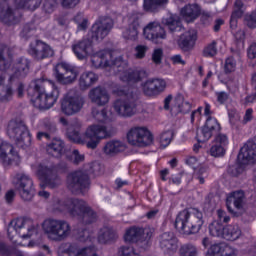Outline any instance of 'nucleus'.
<instances>
[{"label":"nucleus","instance_id":"f257e3e1","mask_svg":"<svg viewBox=\"0 0 256 256\" xmlns=\"http://www.w3.org/2000/svg\"><path fill=\"white\" fill-rule=\"evenodd\" d=\"M27 93L39 109H51L59 99V88L50 80L37 79L28 87Z\"/></svg>","mask_w":256,"mask_h":256},{"label":"nucleus","instance_id":"f03ea898","mask_svg":"<svg viewBox=\"0 0 256 256\" xmlns=\"http://www.w3.org/2000/svg\"><path fill=\"white\" fill-rule=\"evenodd\" d=\"M107 127L101 125L89 126L81 135V122L72 123L67 129V137L73 143L86 145L87 149H95L101 143V139L108 137Z\"/></svg>","mask_w":256,"mask_h":256},{"label":"nucleus","instance_id":"7ed1b4c3","mask_svg":"<svg viewBox=\"0 0 256 256\" xmlns=\"http://www.w3.org/2000/svg\"><path fill=\"white\" fill-rule=\"evenodd\" d=\"M204 223L203 212L197 208H192L190 210H182L178 213L174 227L183 235H195L201 231Z\"/></svg>","mask_w":256,"mask_h":256},{"label":"nucleus","instance_id":"20e7f679","mask_svg":"<svg viewBox=\"0 0 256 256\" xmlns=\"http://www.w3.org/2000/svg\"><path fill=\"white\" fill-rule=\"evenodd\" d=\"M119 99L113 103V109L120 117H133L137 113L139 95L132 88H124L118 91Z\"/></svg>","mask_w":256,"mask_h":256},{"label":"nucleus","instance_id":"39448f33","mask_svg":"<svg viewBox=\"0 0 256 256\" xmlns=\"http://www.w3.org/2000/svg\"><path fill=\"white\" fill-rule=\"evenodd\" d=\"M91 63L94 69L112 67L117 73H125L127 69V63L123 60V56L115 57V54L108 50H101L92 54Z\"/></svg>","mask_w":256,"mask_h":256},{"label":"nucleus","instance_id":"423d86ee","mask_svg":"<svg viewBox=\"0 0 256 256\" xmlns=\"http://www.w3.org/2000/svg\"><path fill=\"white\" fill-rule=\"evenodd\" d=\"M7 135L17 147L21 149L31 147V132H29V127H27L25 121L19 118L10 120L7 127Z\"/></svg>","mask_w":256,"mask_h":256},{"label":"nucleus","instance_id":"0eeeda50","mask_svg":"<svg viewBox=\"0 0 256 256\" xmlns=\"http://www.w3.org/2000/svg\"><path fill=\"white\" fill-rule=\"evenodd\" d=\"M42 228L50 241H65L71 235V224L67 220L49 218L43 222Z\"/></svg>","mask_w":256,"mask_h":256},{"label":"nucleus","instance_id":"6e6552de","mask_svg":"<svg viewBox=\"0 0 256 256\" xmlns=\"http://www.w3.org/2000/svg\"><path fill=\"white\" fill-rule=\"evenodd\" d=\"M16 233L22 239H29L37 233V228L33 223V220L29 218H18L12 220L8 225V237L13 240L11 237L12 233Z\"/></svg>","mask_w":256,"mask_h":256},{"label":"nucleus","instance_id":"1a4fd4ad","mask_svg":"<svg viewBox=\"0 0 256 256\" xmlns=\"http://www.w3.org/2000/svg\"><path fill=\"white\" fill-rule=\"evenodd\" d=\"M67 185L71 193L79 195V193H83L85 189L91 187V179L86 171L77 170L68 175Z\"/></svg>","mask_w":256,"mask_h":256},{"label":"nucleus","instance_id":"9d476101","mask_svg":"<svg viewBox=\"0 0 256 256\" xmlns=\"http://www.w3.org/2000/svg\"><path fill=\"white\" fill-rule=\"evenodd\" d=\"M85 99L79 92L72 89L68 92L67 96L62 100L61 109L64 115H75L83 109Z\"/></svg>","mask_w":256,"mask_h":256},{"label":"nucleus","instance_id":"9b49d317","mask_svg":"<svg viewBox=\"0 0 256 256\" xmlns=\"http://www.w3.org/2000/svg\"><path fill=\"white\" fill-rule=\"evenodd\" d=\"M127 139L134 147H148L153 143V134L145 127H133L127 133Z\"/></svg>","mask_w":256,"mask_h":256},{"label":"nucleus","instance_id":"f8f14e48","mask_svg":"<svg viewBox=\"0 0 256 256\" xmlns=\"http://www.w3.org/2000/svg\"><path fill=\"white\" fill-rule=\"evenodd\" d=\"M152 234L149 228L132 227L126 231L124 239L127 243H137L138 247L145 249Z\"/></svg>","mask_w":256,"mask_h":256},{"label":"nucleus","instance_id":"ddd939ff","mask_svg":"<svg viewBox=\"0 0 256 256\" xmlns=\"http://www.w3.org/2000/svg\"><path fill=\"white\" fill-rule=\"evenodd\" d=\"M113 19L108 16H101L92 26L91 34L89 35L92 41H103L113 29Z\"/></svg>","mask_w":256,"mask_h":256},{"label":"nucleus","instance_id":"4468645a","mask_svg":"<svg viewBox=\"0 0 256 256\" xmlns=\"http://www.w3.org/2000/svg\"><path fill=\"white\" fill-rule=\"evenodd\" d=\"M16 189L23 201H33L35 197V187H33V180L27 174L16 175Z\"/></svg>","mask_w":256,"mask_h":256},{"label":"nucleus","instance_id":"2eb2a0df","mask_svg":"<svg viewBox=\"0 0 256 256\" xmlns=\"http://www.w3.org/2000/svg\"><path fill=\"white\" fill-rule=\"evenodd\" d=\"M38 177H40L43 184L40 187H49L50 189H56L61 185V178L57 175V171L54 167H48L45 165H39L37 171Z\"/></svg>","mask_w":256,"mask_h":256},{"label":"nucleus","instance_id":"dca6fc26","mask_svg":"<svg viewBox=\"0 0 256 256\" xmlns=\"http://www.w3.org/2000/svg\"><path fill=\"white\" fill-rule=\"evenodd\" d=\"M28 53L35 61H43L44 59H49L55 55L53 48L41 40H35L30 43Z\"/></svg>","mask_w":256,"mask_h":256},{"label":"nucleus","instance_id":"f3484780","mask_svg":"<svg viewBox=\"0 0 256 256\" xmlns=\"http://www.w3.org/2000/svg\"><path fill=\"white\" fill-rule=\"evenodd\" d=\"M158 243L165 255H175L179 249V238L173 232H163L158 236Z\"/></svg>","mask_w":256,"mask_h":256},{"label":"nucleus","instance_id":"a211bd4d","mask_svg":"<svg viewBox=\"0 0 256 256\" xmlns=\"http://www.w3.org/2000/svg\"><path fill=\"white\" fill-rule=\"evenodd\" d=\"M53 75L61 85H69V83H73L77 79V71L67 63L57 64Z\"/></svg>","mask_w":256,"mask_h":256},{"label":"nucleus","instance_id":"6ab92c4d","mask_svg":"<svg viewBox=\"0 0 256 256\" xmlns=\"http://www.w3.org/2000/svg\"><path fill=\"white\" fill-rule=\"evenodd\" d=\"M141 29V14L132 13L128 16L127 27L122 32V37L128 41H137Z\"/></svg>","mask_w":256,"mask_h":256},{"label":"nucleus","instance_id":"aec40b11","mask_svg":"<svg viewBox=\"0 0 256 256\" xmlns=\"http://www.w3.org/2000/svg\"><path fill=\"white\" fill-rule=\"evenodd\" d=\"M221 131V124L215 117L209 116L206 119L205 125L201 128V131L197 133L196 139L199 143H205L209 141L213 135H217Z\"/></svg>","mask_w":256,"mask_h":256},{"label":"nucleus","instance_id":"412c9836","mask_svg":"<svg viewBox=\"0 0 256 256\" xmlns=\"http://www.w3.org/2000/svg\"><path fill=\"white\" fill-rule=\"evenodd\" d=\"M0 159L4 167H9V165H19L21 163V156L15 151L9 142H2L0 144Z\"/></svg>","mask_w":256,"mask_h":256},{"label":"nucleus","instance_id":"4be33fe9","mask_svg":"<svg viewBox=\"0 0 256 256\" xmlns=\"http://www.w3.org/2000/svg\"><path fill=\"white\" fill-rule=\"evenodd\" d=\"M143 35L145 39H148V41H152V43H158L159 39H165L167 34L165 32V28L161 26V23L154 21L149 22L143 28Z\"/></svg>","mask_w":256,"mask_h":256},{"label":"nucleus","instance_id":"5701e85b","mask_svg":"<svg viewBox=\"0 0 256 256\" xmlns=\"http://www.w3.org/2000/svg\"><path fill=\"white\" fill-rule=\"evenodd\" d=\"M256 161V137L248 140L247 143L240 149L238 154V162L242 165H249Z\"/></svg>","mask_w":256,"mask_h":256},{"label":"nucleus","instance_id":"b1692460","mask_svg":"<svg viewBox=\"0 0 256 256\" xmlns=\"http://www.w3.org/2000/svg\"><path fill=\"white\" fill-rule=\"evenodd\" d=\"M72 51L77 59L83 61V59H86L88 55L93 53V39L89 35L85 36L76 44L72 45Z\"/></svg>","mask_w":256,"mask_h":256},{"label":"nucleus","instance_id":"393cba45","mask_svg":"<svg viewBox=\"0 0 256 256\" xmlns=\"http://www.w3.org/2000/svg\"><path fill=\"white\" fill-rule=\"evenodd\" d=\"M87 203L83 199L78 198H68L62 202V207L64 211H67L70 217H78L83 213L84 209L87 207Z\"/></svg>","mask_w":256,"mask_h":256},{"label":"nucleus","instance_id":"a878e982","mask_svg":"<svg viewBox=\"0 0 256 256\" xmlns=\"http://www.w3.org/2000/svg\"><path fill=\"white\" fill-rule=\"evenodd\" d=\"M31 62L29 59L21 57L17 59L12 66V74L10 75V83H15V79H25L29 73Z\"/></svg>","mask_w":256,"mask_h":256},{"label":"nucleus","instance_id":"bb28decb","mask_svg":"<svg viewBox=\"0 0 256 256\" xmlns=\"http://www.w3.org/2000/svg\"><path fill=\"white\" fill-rule=\"evenodd\" d=\"M0 21L8 27L17 25L21 21V12L9 6H0Z\"/></svg>","mask_w":256,"mask_h":256},{"label":"nucleus","instance_id":"cd10ccee","mask_svg":"<svg viewBox=\"0 0 256 256\" xmlns=\"http://www.w3.org/2000/svg\"><path fill=\"white\" fill-rule=\"evenodd\" d=\"M162 23L167 31L176 37L179 36V33H183V31H185L183 22H181V18L177 14H169L166 18H163Z\"/></svg>","mask_w":256,"mask_h":256},{"label":"nucleus","instance_id":"c85d7f7f","mask_svg":"<svg viewBox=\"0 0 256 256\" xmlns=\"http://www.w3.org/2000/svg\"><path fill=\"white\" fill-rule=\"evenodd\" d=\"M89 99L98 107H105L109 103V92L104 87L98 86L89 92Z\"/></svg>","mask_w":256,"mask_h":256},{"label":"nucleus","instance_id":"c756f323","mask_svg":"<svg viewBox=\"0 0 256 256\" xmlns=\"http://www.w3.org/2000/svg\"><path fill=\"white\" fill-rule=\"evenodd\" d=\"M206 256H237V249L225 243H216L209 247Z\"/></svg>","mask_w":256,"mask_h":256},{"label":"nucleus","instance_id":"7c9ffc66","mask_svg":"<svg viewBox=\"0 0 256 256\" xmlns=\"http://www.w3.org/2000/svg\"><path fill=\"white\" fill-rule=\"evenodd\" d=\"M231 205H233L235 209H243V205H245V192H243V190L230 193L226 199V207L229 213H235Z\"/></svg>","mask_w":256,"mask_h":256},{"label":"nucleus","instance_id":"2f4dec72","mask_svg":"<svg viewBox=\"0 0 256 256\" xmlns=\"http://www.w3.org/2000/svg\"><path fill=\"white\" fill-rule=\"evenodd\" d=\"M180 15L186 23H193L201 15V7L197 4H188L180 10Z\"/></svg>","mask_w":256,"mask_h":256},{"label":"nucleus","instance_id":"473e14b6","mask_svg":"<svg viewBox=\"0 0 256 256\" xmlns=\"http://www.w3.org/2000/svg\"><path fill=\"white\" fill-rule=\"evenodd\" d=\"M195 41H197V32L195 30H188L180 35L178 45L182 51H190V49H193Z\"/></svg>","mask_w":256,"mask_h":256},{"label":"nucleus","instance_id":"72a5a7b5","mask_svg":"<svg viewBox=\"0 0 256 256\" xmlns=\"http://www.w3.org/2000/svg\"><path fill=\"white\" fill-rule=\"evenodd\" d=\"M46 151L52 157H61L65 153V142L61 138H54L47 146Z\"/></svg>","mask_w":256,"mask_h":256},{"label":"nucleus","instance_id":"f704fd0d","mask_svg":"<svg viewBox=\"0 0 256 256\" xmlns=\"http://www.w3.org/2000/svg\"><path fill=\"white\" fill-rule=\"evenodd\" d=\"M119 235H117V231L112 227H103L98 235V241L102 245H107V243H113V241H117Z\"/></svg>","mask_w":256,"mask_h":256},{"label":"nucleus","instance_id":"c9c22d12","mask_svg":"<svg viewBox=\"0 0 256 256\" xmlns=\"http://www.w3.org/2000/svg\"><path fill=\"white\" fill-rule=\"evenodd\" d=\"M147 77V71L140 68L129 72H124L122 81H127L128 83H138V81H143V79H147Z\"/></svg>","mask_w":256,"mask_h":256},{"label":"nucleus","instance_id":"e433bc0d","mask_svg":"<svg viewBox=\"0 0 256 256\" xmlns=\"http://www.w3.org/2000/svg\"><path fill=\"white\" fill-rule=\"evenodd\" d=\"M97 212L91 208V206L86 205L85 209L82 210V213L79 215L78 219L83 223V225H91L97 222L98 219Z\"/></svg>","mask_w":256,"mask_h":256},{"label":"nucleus","instance_id":"4c0bfd02","mask_svg":"<svg viewBox=\"0 0 256 256\" xmlns=\"http://www.w3.org/2000/svg\"><path fill=\"white\" fill-rule=\"evenodd\" d=\"M124 149L125 146L123 145V142L119 140H110L104 145L103 153H105V155H110V157H113V155L121 153V151H123Z\"/></svg>","mask_w":256,"mask_h":256},{"label":"nucleus","instance_id":"58836bf2","mask_svg":"<svg viewBox=\"0 0 256 256\" xmlns=\"http://www.w3.org/2000/svg\"><path fill=\"white\" fill-rule=\"evenodd\" d=\"M169 0H144L143 9L147 13H157L161 7H165Z\"/></svg>","mask_w":256,"mask_h":256},{"label":"nucleus","instance_id":"ea45409f","mask_svg":"<svg viewBox=\"0 0 256 256\" xmlns=\"http://www.w3.org/2000/svg\"><path fill=\"white\" fill-rule=\"evenodd\" d=\"M43 3V0H15L16 7L18 9H24L25 11H37L39 7H41V4Z\"/></svg>","mask_w":256,"mask_h":256},{"label":"nucleus","instance_id":"a19ab883","mask_svg":"<svg viewBox=\"0 0 256 256\" xmlns=\"http://www.w3.org/2000/svg\"><path fill=\"white\" fill-rule=\"evenodd\" d=\"M98 79L99 77H97L95 73L84 72L79 79L80 88L83 90L89 89L91 85H95V83H97Z\"/></svg>","mask_w":256,"mask_h":256},{"label":"nucleus","instance_id":"79ce46f5","mask_svg":"<svg viewBox=\"0 0 256 256\" xmlns=\"http://www.w3.org/2000/svg\"><path fill=\"white\" fill-rule=\"evenodd\" d=\"M239 237H241V229H239L238 225H228L224 227L222 239H226V241H237Z\"/></svg>","mask_w":256,"mask_h":256},{"label":"nucleus","instance_id":"37998d69","mask_svg":"<svg viewBox=\"0 0 256 256\" xmlns=\"http://www.w3.org/2000/svg\"><path fill=\"white\" fill-rule=\"evenodd\" d=\"M13 82L6 84V86H0V103H9L13 100Z\"/></svg>","mask_w":256,"mask_h":256},{"label":"nucleus","instance_id":"c03bdc74","mask_svg":"<svg viewBox=\"0 0 256 256\" xmlns=\"http://www.w3.org/2000/svg\"><path fill=\"white\" fill-rule=\"evenodd\" d=\"M9 47L5 44H0V71H7L11 67V62L7 60Z\"/></svg>","mask_w":256,"mask_h":256},{"label":"nucleus","instance_id":"a18cd8bd","mask_svg":"<svg viewBox=\"0 0 256 256\" xmlns=\"http://www.w3.org/2000/svg\"><path fill=\"white\" fill-rule=\"evenodd\" d=\"M178 253L179 256H197L199 255V250L194 244L186 243L180 246Z\"/></svg>","mask_w":256,"mask_h":256},{"label":"nucleus","instance_id":"49530a36","mask_svg":"<svg viewBox=\"0 0 256 256\" xmlns=\"http://www.w3.org/2000/svg\"><path fill=\"white\" fill-rule=\"evenodd\" d=\"M209 231H210V235H212V237H220L221 239H223L225 227H223V223H221L219 221H213L209 225Z\"/></svg>","mask_w":256,"mask_h":256},{"label":"nucleus","instance_id":"de8ad7c7","mask_svg":"<svg viewBox=\"0 0 256 256\" xmlns=\"http://www.w3.org/2000/svg\"><path fill=\"white\" fill-rule=\"evenodd\" d=\"M44 127L47 132H38L36 135V139L38 141H41V139H43V137L45 139H51V133H55V131H57V126H55V124H53L51 122L45 123Z\"/></svg>","mask_w":256,"mask_h":256},{"label":"nucleus","instance_id":"09e8293b","mask_svg":"<svg viewBox=\"0 0 256 256\" xmlns=\"http://www.w3.org/2000/svg\"><path fill=\"white\" fill-rule=\"evenodd\" d=\"M143 93L146 94L148 97H155L157 96V90L155 88V82L153 79H148L142 84Z\"/></svg>","mask_w":256,"mask_h":256},{"label":"nucleus","instance_id":"8fccbe9b","mask_svg":"<svg viewBox=\"0 0 256 256\" xmlns=\"http://www.w3.org/2000/svg\"><path fill=\"white\" fill-rule=\"evenodd\" d=\"M92 117L96 119L99 123H107L109 121V117H107V109H102L99 111L97 108L92 109Z\"/></svg>","mask_w":256,"mask_h":256},{"label":"nucleus","instance_id":"3c124183","mask_svg":"<svg viewBox=\"0 0 256 256\" xmlns=\"http://www.w3.org/2000/svg\"><path fill=\"white\" fill-rule=\"evenodd\" d=\"M245 165L238 161V164L232 165L228 167V174L232 177H239L245 171Z\"/></svg>","mask_w":256,"mask_h":256},{"label":"nucleus","instance_id":"603ef678","mask_svg":"<svg viewBox=\"0 0 256 256\" xmlns=\"http://www.w3.org/2000/svg\"><path fill=\"white\" fill-rule=\"evenodd\" d=\"M173 139V131H165L160 135V145L165 149V147H169L171 141Z\"/></svg>","mask_w":256,"mask_h":256},{"label":"nucleus","instance_id":"864d4df0","mask_svg":"<svg viewBox=\"0 0 256 256\" xmlns=\"http://www.w3.org/2000/svg\"><path fill=\"white\" fill-rule=\"evenodd\" d=\"M217 55V41H212L203 50L204 57H215Z\"/></svg>","mask_w":256,"mask_h":256},{"label":"nucleus","instance_id":"5fc2aeb1","mask_svg":"<svg viewBox=\"0 0 256 256\" xmlns=\"http://www.w3.org/2000/svg\"><path fill=\"white\" fill-rule=\"evenodd\" d=\"M237 69V61H235V58L233 57H228L225 60L224 64V72L225 73H233Z\"/></svg>","mask_w":256,"mask_h":256},{"label":"nucleus","instance_id":"6e6d98bb","mask_svg":"<svg viewBox=\"0 0 256 256\" xmlns=\"http://www.w3.org/2000/svg\"><path fill=\"white\" fill-rule=\"evenodd\" d=\"M252 87L254 88L255 93L245 98V105H250V103H256V72L252 74L251 77Z\"/></svg>","mask_w":256,"mask_h":256},{"label":"nucleus","instance_id":"4d7b16f0","mask_svg":"<svg viewBox=\"0 0 256 256\" xmlns=\"http://www.w3.org/2000/svg\"><path fill=\"white\" fill-rule=\"evenodd\" d=\"M152 80L154 81L157 95H161V93H163L167 88V82L161 78H153Z\"/></svg>","mask_w":256,"mask_h":256},{"label":"nucleus","instance_id":"13d9d810","mask_svg":"<svg viewBox=\"0 0 256 256\" xmlns=\"http://www.w3.org/2000/svg\"><path fill=\"white\" fill-rule=\"evenodd\" d=\"M210 155L212 157H223V155H225V146L214 144L210 148Z\"/></svg>","mask_w":256,"mask_h":256},{"label":"nucleus","instance_id":"bf43d9fd","mask_svg":"<svg viewBox=\"0 0 256 256\" xmlns=\"http://www.w3.org/2000/svg\"><path fill=\"white\" fill-rule=\"evenodd\" d=\"M70 161L74 165H79L85 161V155L79 153V150H73L72 154L70 155Z\"/></svg>","mask_w":256,"mask_h":256},{"label":"nucleus","instance_id":"052dcab7","mask_svg":"<svg viewBox=\"0 0 256 256\" xmlns=\"http://www.w3.org/2000/svg\"><path fill=\"white\" fill-rule=\"evenodd\" d=\"M243 17V9L234 8L230 18V27H237V19Z\"/></svg>","mask_w":256,"mask_h":256},{"label":"nucleus","instance_id":"680f3d73","mask_svg":"<svg viewBox=\"0 0 256 256\" xmlns=\"http://www.w3.org/2000/svg\"><path fill=\"white\" fill-rule=\"evenodd\" d=\"M152 61L155 65H161L163 61V49L157 48L152 53Z\"/></svg>","mask_w":256,"mask_h":256},{"label":"nucleus","instance_id":"e2e57ef3","mask_svg":"<svg viewBox=\"0 0 256 256\" xmlns=\"http://www.w3.org/2000/svg\"><path fill=\"white\" fill-rule=\"evenodd\" d=\"M118 253L120 256H137V253H135V248L132 246H122L119 248Z\"/></svg>","mask_w":256,"mask_h":256},{"label":"nucleus","instance_id":"0e129e2a","mask_svg":"<svg viewBox=\"0 0 256 256\" xmlns=\"http://www.w3.org/2000/svg\"><path fill=\"white\" fill-rule=\"evenodd\" d=\"M201 18L200 21L202 24L209 26L211 23H213V13L203 11L202 13L200 12Z\"/></svg>","mask_w":256,"mask_h":256},{"label":"nucleus","instance_id":"69168bd1","mask_svg":"<svg viewBox=\"0 0 256 256\" xmlns=\"http://www.w3.org/2000/svg\"><path fill=\"white\" fill-rule=\"evenodd\" d=\"M55 7H57L56 0H45L43 4V11L45 13H53V11H55Z\"/></svg>","mask_w":256,"mask_h":256},{"label":"nucleus","instance_id":"338daca9","mask_svg":"<svg viewBox=\"0 0 256 256\" xmlns=\"http://www.w3.org/2000/svg\"><path fill=\"white\" fill-rule=\"evenodd\" d=\"M214 143L216 145H222V147H226V145H229V138L225 134L219 133L216 134Z\"/></svg>","mask_w":256,"mask_h":256},{"label":"nucleus","instance_id":"774afa93","mask_svg":"<svg viewBox=\"0 0 256 256\" xmlns=\"http://www.w3.org/2000/svg\"><path fill=\"white\" fill-rule=\"evenodd\" d=\"M13 249L7 244L0 242V255L2 256H11Z\"/></svg>","mask_w":256,"mask_h":256}]
</instances>
